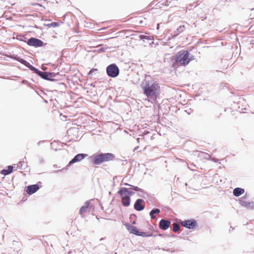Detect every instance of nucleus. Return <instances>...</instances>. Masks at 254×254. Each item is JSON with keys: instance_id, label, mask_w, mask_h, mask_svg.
I'll list each match as a JSON object with an SVG mask.
<instances>
[{"instance_id": "obj_21", "label": "nucleus", "mask_w": 254, "mask_h": 254, "mask_svg": "<svg viewBox=\"0 0 254 254\" xmlns=\"http://www.w3.org/2000/svg\"><path fill=\"white\" fill-rule=\"evenodd\" d=\"M185 29V26L184 25H181L180 27L178 28L177 30L179 32L181 33L183 32Z\"/></svg>"}, {"instance_id": "obj_26", "label": "nucleus", "mask_w": 254, "mask_h": 254, "mask_svg": "<svg viewBox=\"0 0 254 254\" xmlns=\"http://www.w3.org/2000/svg\"><path fill=\"white\" fill-rule=\"evenodd\" d=\"M157 29L158 30L159 29V24H157Z\"/></svg>"}, {"instance_id": "obj_14", "label": "nucleus", "mask_w": 254, "mask_h": 254, "mask_svg": "<svg viewBox=\"0 0 254 254\" xmlns=\"http://www.w3.org/2000/svg\"><path fill=\"white\" fill-rule=\"evenodd\" d=\"M90 201H87L85 203L84 205L81 207L80 209V213L81 214L86 212L90 208Z\"/></svg>"}, {"instance_id": "obj_7", "label": "nucleus", "mask_w": 254, "mask_h": 254, "mask_svg": "<svg viewBox=\"0 0 254 254\" xmlns=\"http://www.w3.org/2000/svg\"><path fill=\"white\" fill-rule=\"evenodd\" d=\"M27 44L30 46L35 47H42L43 45V42L36 38H31L27 42Z\"/></svg>"}, {"instance_id": "obj_25", "label": "nucleus", "mask_w": 254, "mask_h": 254, "mask_svg": "<svg viewBox=\"0 0 254 254\" xmlns=\"http://www.w3.org/2000/svg\"><path fill=\"white\" fill-rule=\"evenodd\" d=\"M58 25V24L56 22H53L52 23V25L54 26H56Z\"/></svg>"}, {"instance_id": "obj_9", "label": "nucleus", "mask_w": 254, "mask_h": 254, "mask_svg": "<svg viewBox=\"0 0 254 254\" xmlns=\"http://www.w3.org/2000/svg\"><path fill=\"white\" fill-rule=\"evenodd\" d=\"M170 225L171 221L165 219H161L159 224V228L163 230H167Z\"/></svg>"}, {"instance_id": "obj_22", "label": "nucleus", "mask_w": 254, "mask_h": 254, "mask_svg": "<svg viewBox=\"0 0 254 254\" xmlns=\"http://www.w3.org/2000/svg\"><path fill=\"white\" fill-rule=\"evenodd\" d=\"M20 62H21L22 64H23L25 65L26 66H28V67H29V65H29V64H29V63H28V62H27V61H26L25 60H21L20 61Z\"/></svg>"}, {"instance_id": "obj_2", "label": "nucleus", "mask_w": 254, "mask_h": 254, "mask_svg": "<svg viewBox=\"0 0 254 254\" xmlns=\"http://www.w3.org/2000/svg\"><path fill=\"white\" fill-rule=\"evenodd\" d=\"M190 53L186 50H181L178 52L174 56L175 62L173 64V67L177 68L181 66H186L192 60L190 57Z\"/></svg>"}, {"instance_id": "obj_8", "label": "nucleus", "mask_w": 254, "mask_h": 254, "mask_svg": "<svg viewBox=\"0 0 254 254\" xmlns=\"http://www.w3.org/2000/svg\"><path fill=\"white\" fill-rule=\"evenodd\" d=\"M134 208L137 211H141L144 208V202L142 199H138L134 204Z\"/></svg>"}, {"instance_id": "obj_23", "label": "nucleus", "mask_w": 254, "mask_h": 254, "mask_svg": "<svg viewBox=\"0 0 254 254\" xmlns=\"http://www.w3.org/2000/svg\"><path fill=\"white\" fill-rule=\"evenodd\" d=\"M133 189L135 191H139L140 190V189L138 188L137 187H133Z\"/></svg>"}, {"instance_id": "obj_13", "label": "nucleus", "mask_w": 254, "mask_h": 254, "mask_svg": "<svg viewBox=\"0 0 254 254\" xmlns=\"http://www.w3.org/2000/svg\"><path fill=\"white\" fill-rule=\"evenodd\" d=\"M15 167V166H8L7 169L2 170L0 173L4 176L8 175L12 172L13 169Z\"/></svg>"}, {"instance_id": "obj_12", "label": "nucleus", "mask_w": 254, "mask_h": 254, "mask_svg": "<svg viewBox=\"0 0 254 254\" xmlns=\"http://www.w3.org/2000/svg\"><path fill=\"white\" fill-rule=\"evenodd\" d=\"M87 156L86 154H77L68 163V166L71 164L82 160L85 157Z\"/></svg>"}, {"instance_id": "obj_20", "label": "nucleus", "mask_w": 254, "mask_h": 254, "mask_svg": "<svg viewBox=\"0 0 254 254\" xmlns=\"http://www.w3.org/2000/svg\"><path fill=\"white\" fill-rule=\"evenodd\" d=\"M14 166H15L14 168H15V170H17L18 169H21L23 166V164L22 162H19L17 164H14Z\"/></svg>"}, {"instance_id": "obj_5", "label": "nucleus", "mask_w": 254, "mask_h": 254, "mask_svg": "<svg viewBox=\"0 0 254 254\" xmlns=\"http://www.w3.org/2000/svg\"><path fill=\"white\" fill-rule=\"evenodd\" d=\"M127 229L130 232V233L137 236H139L143 237H149L153 236V233L151 232H139L138 231L136 227L132 225L129 226L127 228Z\"/></svg>"}, {"instance_id": "obj_15", "label": "nucleus", "mask_w": 254, "mask_h": 254, "mask_svg": "<svg viewBox=\"0 0 254 254\" xmlns=\"http://www.w3.org/2000/svg\"><path fill=\"white\" fill-rule=\"evenodd\" d=\"M245 190L243 189L237 188L233 190V194L236 196H239L241 194H243Z\"/></svg>"}, {"instance_id": "obj_24", "label": "nucleus", "mask_w": 254, "mask_h": 254, "mask_svg": "<svg viewBox=\"0 0 254 254\" xmlns=\"http://www.w3.org/2000/svg\"><path fill=\"white\" fill-rule=\"evenodd\" d=\"M96 70H97L96 69H94V68L91 69L89 72V74H91L92 73L94 72V71H96Z\"/></svg>"}, {"instance_id": "obj_3", "label": "nucleus", "mask_w": 254, "mask_h": 254, "mask_svg": "<svg viewBox=\"0 0 254 254\" xmlns=\"http://www.w3.org/2000/svg\"><path fill=\"white\" fill-rule=\"evenodd\" d=\"M114 158V155L112 153H101L94 155L92 161L94 165H99L104 162L112 161Z\"/></svg>"}, {"instance_id": "obj_1", "label": "nucleus", "mask_w": 254, "mask_h": 254, "mask_svg": "<svg viewBox=\"0 0 254 254\" xmlns=\"http://www.w3.org/2000/svg\"><path fill=\"white\" fill-rule=\"evenodd\" d=\"M141 87L143 90V93L148 98L156 99L160 95L161 87L159 84L156 81L144 80L142 83Z\"/></svg>"}, {"instance_id": "obj_17", "label": "nucleus", "mask_w": 254, "mask_h": 254, "mask_svg": "<svg viewBox=\"0 0 254 254\" xmlns=\"http://www.w3.org/2000/svg\"><path fill=\"white\" fill-rule=\"evenodd\" d=\"M160 212V210L158 208H155L152 209L149 213V215L151 218V219H155L156 218V216L155 214H159Z\"/></svg>"}, {"instance_id": "obj_10", "label": "nucleus", "mask_w": 254, "mask_h": 254, "mask_svg": "<svg viewBox=\"0 0 254 254\" xmlns=\"http://www.w3.org/2000/svg\"><path fill=\"white\" fill-rule=\"evenodd\" d=\"M40 189L38 185H33L29 186L27 187L26 190V192L30 195L36 192Z\"/></svg>"}, {"instance_id": "obj_18", "label": "nucleus", "mask_w": 254, "mask_h": 254, "mask_svg": "<svg viewBox=\"0 0 254 254\" xmlns=\"http://www.w3.org/2000/svg\"><path fill=\"white\" fill-rule=\"evenodd\" d=\"M30 68L33 70L37 71L39 75H40L41 77H42L43 78L48 79L47 75L46 72H42L40 71H39L38 69H36L34 67L31 66Z\"/></svg>"}, {"instance_id": "obj_11", "label": "nucleus", "mask_w": 254, "mask_h": 254, "mask_svg": "<svg viewBox=\"0 0 254 254\" xmlns=\"http://www.w3.org/2000/svg\"><path fill=\"white\" fill-rule=\"evenodd\" d=\"M182 225L189 229H193L196 225V222L194 220H188L183 222Z\"/></svg>"}, {"instance_id": "obj_16", "label": "nucleus", "mask_w": 254, "mask_h": 254, "mask_svg": "<svg viewBox=\"0 0 254 254\" xmlns=\"http://www.w3.org/2000/svg\"><path fill=\"white\" fill-rule=\"evenodd\" d=\"M240 203L242 206L245 207L247 208H249V207H252V204H253V203L252 202L247 201L245 200H243V199L240 200Z\"/></svg>"}, {"instance_id": "obj_19", "label": "nucleus", "mask_w": 254, "mask_h": 254, "mask_svg": "<svg viewBox=\"0 0 254 254\" xmlns=\"http://www.w3.org/2000/svg\"><path fill=\"white\" fill-rule=\"evenodd\" d=\"M173 231L174 232H178L180 229V225L177 224V223H173Z\"/></svg>"}, {"instance_id": "obj_6", "label": "nucleus", "mask_w": 254, "mask_h": 254, "mask_svg": "<svg viewBox=\"0 0 254 254\" xmlns=\"http://www.w3.org/2000/svg\"><path fill=\"white\" fill-rule=\"evenodd\" d=\"M107 73L109 76L112 77H115L118 75L119 69L117 65L112 64L107 67Z\"/></svg>"}, {"instance_id": "obj_4", "label": "nucleus", "mask_w": 254, "mask_h": 254, "mask_svg": "<svg viewBox=\"0 0 254 254\" xmlns=\"http://www.w3.org/2000/svg\"><path fill=\"white\" fill-rule=\"evenodd\" d=\"M118 193L121 197L123 205L128 206L130 202V196L132 195V192L129 191L127 188H122L118 191Z\"/></svg>"}]
</instances>
